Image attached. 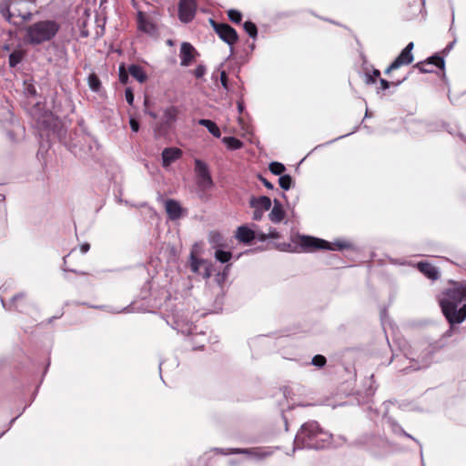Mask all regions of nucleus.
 <instances>
[{
  "label": "nucleus",
  "instance_id": "nucleus-38",
  "mask_svg": "<svg viewBox=\"0 0 466 466\" xmlns=\"http://www.w3.org/2000/svg\"><path fill=\"white\" fill-rule=\"evenodd\" d=\"M206 66L203 65H198L194 70V75L197 78L202 77L206 74Z\"/></svg>",
  "mask_w": 466,
  "mask_h": 466
},
{
  "label": "nucleus",
  "instance_id": "nucleus-7",
  "mask_svg": "<svg viewBox=\"0 0 466 466\" xmlns=\"http://www.w3.org/2000/svg\"><path fill=\"white\" fill-rule=\"evenodd\" d=\"M196 14L195 0H180L178 6L179 19L184 23L193 20Z\"/></svg>",
  "mask_w": 466,
  "mask_h": 466
},
{
  "label": "nucleus",
  "instance_id": "nucleus-34",
  "mask_svg": "<svg viewBox=\"0 0 466 466\" xmlns=\"http://www.w3.org/2000/svg\"><path fill=\"white\" fill-rule=\"evenodd\" d=\"M203 263V260L198 259L193 254L190 257V268L193 272L197 273L199 270L200 265Z\"/></svg>",
  "mask_w": 466,
  "mask_h": 466
},
{
  "label": "nucleus",
  "instance_id": "nucleus-55",
  "mask_svg": "<svg viewBox=\"0 0 466 466\" xmlns=\"http://www.w3.org/2000/svg\"><path fill=\"white\" fill-rule=\"evenodd\" d=\"M28 91H29L30 93H32V94H35V90L34 88H32V89H28Z\"/></svg>",
  "mask_w": 466,
  "mask_h": 466
},
{
  "label": "nucleus",
  "instance_id": "nucleus-3",
  "mask_svg": "<svg viewBox=\"0 0 466 466\" xmlns=\"http://www.w3.org/2000/svg\"><path fill=\"white\" fill-rule=\"evenodd\" d=\"M60 29V25L54 20H44L32 24L25 29V40L35 46L53 39Z\"/></svg>",
  "mask_w": 466,
  "mask_h": 466
},
{
  "label": "nucleus",
  "instance_id": "nucleus-37",
  "mask_svg": "<svg viewBox=\"0 0 466 466\" xmlns=\"http://www.w3.org/2000/svg\"><path fill=\"white\" fill-rule=\"evenodd\" d=\"M119 80L123 84H126L128 80V75L124 66H120L119 67Z\"/></svg>",
  "mask_w": 466,
  "mask_h": 466
},
{
  "label": "nucleus",
  "instance_id": "nucleus-47",
  "mask_svg": "<svg viewBox=\"0 0 466 466\" xmlns=\"http://www.w3.org/2000/svg\"><path fill=\"white\" fill-rule=\"evenodd\" d=\"M90 248V245L88 243H84L80 246V250L82 253H86Z\"/></svg>",
  "mask_w": 466,
  "mask_h": 466
},
{
  "label": "nucleus",
  "instance_id": "nucleus-28",
  "mask_svg": "<svg viewBox=\"0 0 466 466\" xmlns=\"http://www.w3.org/2000/svg\"><path fill=\"white\" fill-rule=\"evenodd\" d=\"M214 256H215V258L217 260H218L219 262L226 263V262L229 261V259L232 257V254L229 251H224V250H221V249H217L215 251V255Z\"/></svg>",
  "mask_w": 466,
  "mask_h": 466
},
{
  "label": "nucleus",
  "instance_id": "nucleus-43",
  "mask_svg": "<svg viewBox=\"0 0 466 466\" xmlns=\"http://www.w3.org/2000/svg\"><path fill=\"white\" fill-rule=\"evenodd\" d=\"M129 125L133 132H137L139 130V123L135 118H130Z\"/></svg>",
  "mask_w": 466,
  "mask_h": 466
},
{
  "label": "nucleus",
  "instance_id": "nucleus-14",
  "mask_svg": "<svg viewBox=\"0 0 466 466\" xmlns=\"http://www.w3.org/2000/svg\"><path fill=\"white\" fill-rule=\"evenodd\" d=\"M272 205L271 199L268 197L261 196L258 198L251 197L249 199V206L252 208L259 209L263 212L270 209Z\"/></svg>",
  "mask_w": 466,
  "mask_h": 466
},
{
  "label": "nucleus",
  "instance_id": "nucleus-29",
  "mask_svg": "<svg viewBox=\"0 0 466 466\" xmlns=\"http://www.w3.org/2000/svg\"><path fill=\"white\" fill-rule=\"evenodd\" d=\"M209 242L213 245V247H222L223 246V238L218 232H210L208 237Z\"/></svg>",
  "mask_w": 466,
  "mask_h": 466
},
{
  "label": "nucleus",
  "instance_id": "nucleus-6",
  "mask_svg": "<svg viewBox=\"0 0 466 466\" xmlns=\"http://www.w3.org/2000/svg\"><path fill=\"white\" fill-rule=\"evenodd\" d=\"M195 171L198 176V185L202 190L212 187L213 181L208 171V166L200 159L195 160Z\"/></svg>",
  "mask_w": 466,
  "mask_h": 466
},
{
  "label": "nucleus",
  "instance_id": "nucleus-31",
  "mask_svg": "<svg viewBox=\"0 0 466 466\" xmlns=\"http://www.w3.org/2000/svg\"><path fill=\"white\" fill-rule=\"evenodd\" d=\"M279 183L282 189L289 190L292 185V178L289 175H284L279 178Z\"/></svg>",
  "mask_w": 466,
  "mask_h": 466
},
{
  "label": "nucleus",
  "instance_id": "nucleus-49",
  "mask_svg": "<svg viewBox=\"0 0 466 466\" xmlns=\"http://www.w3.org/2000/svg\"><path fill=\"white\" fill-rule=\"evenodd\" d=\"M427 366H428V363H423L422 365L414 364V365L410 366V369L412 370H418L420 369L426 368Z\"/></svg>",
  "mask_w": 466,
  "mask_h": 466
},
{
  "label": "nucleus",
  "instance_id": "nucleus-8",
  "mask_svg": "<svg viewBox=\"0 0 466 466\" xmlns=\"http://www.w3.org/2000/svg\"><path fill=\"white\" fill-rule=\"evenodd\" d=\"M450 327L444 332L443 337L449 338L456 331L455 325L462 323L466 319V303H464L459 309L458 313H451V318H445Z\"/></svg>",
  "mask_w": 466,
  "mask_h": 466
},
{
  "label": "nucleus",
  "instance_id": "nucleus-48",
  "mask_svg": "<svg viewBox=\"0 0 466 466\" xmlns=\"http://www.w3.org/2000/svg\"><path fill=\"white\" fill-rule=\"evenodd\" d=\"M376 82V78L372 75L366 76V83L367 84H374Z\"/></svg>",
  "mask_w": 466,
  "mask_h": 466
},
{
  "label": "nucleus",
  "instance_id": "nucleus-30",
  "mask_svg": "<svg viewBox=\"0 0 466 466\" xmlns=\"http://www.w3.org/2000/svg\"><path fill=\"white\" fill-rule=\"evenodd\" d=\"M244 30L247 32V34L252 37L255 38L258 35V29L254 23L250 21H246L243 25Z\"/></svg>",
  "mask_w": 466,
  "mask_h": 466
},
{
  "label": "nucleus",
  "instance_id": "nucleus-39",
  "mask_svg": "<svg viewBox=\"0 0 466 466\" xmlns=\"http://www.w3.org/2000/svg\"><path fill=\"white\" fill-rule=\"evenodd\" d=\"M125 97L128 105L132 106L134 103V94L130 87L126 88L125 90Z\"/></svg>",
  "mask_w": 466,
  "mask_h": 466
},
{
  "label": "nucleus",
  "instance_id": "nucleus-1",
  "mask_svg": "<svg viewBox=\"0 0 466 466\" xmlns=\"http://www.w3.org/2000/svg\"><path fill=\"white\" fill-rule=\"evenodd\" d=\"M330 438L331 435L322 430L317 421H308L300 427L295 437V449H324L329 444Z\"/></svg>",
  "mask_w": 466,
  "mask_h": 466
},
{
  "label": "nucleus",
  "instance_id": "nucleus-16",
  "mask_svg": "<svg viewBox=\"0 0 466 466\" xmlns=\"http://www.w3.org/2000/svg\"><path fill=\"white\" fill-rule=\"evenodd\" d=\"M417 268L430 279L435 280L439 278L438 269L429 262H419Z\"/></svg>",
  "mask_w": 466,
  "mask_h": 466
},
{
  "label": "nucleus",
  "instance_id": "nucleus-11",
  "mask_svg": "<svg viewBox=\"0 0 466 466\" xmlns=\"http://www.w3.org/2000/svg\"><path fill=\"white\" fill-rule=\"evenodd\" d=\"M166 212L171 220H177L180 218L186 210L181 207L178 201L175 199H167L165 201Z\"/></svg>",
  "mask_w": 466,
  "mask_h": 466
},
{
  "label": "nucleus",
  "instance_id": "nucleus-27",
  "mask_svg": "<svg viewBox=\"0 0 466 466\" xmlns=\"http://www.w3.org/2000/svg\"><path fill=\"white\" fill-rule=\"evenodd\" d=\"M177 114H178V110H177V108L176 106H169V107H167L164 111L165 122L167 125L172 124L173 122L176 121Z\"/></svg>",
  "mask_w": 466,
  "mask_h": 466
},
{
  "label": "nucleus",
  "instance_id": "nucleus-25",
  "mask_svg": "<svg viewBox=\"0 0 466 466\" xmlns=\"http://www.w3.org/2000/svg\"><path fill=\"white\" fill-rule=\"evenodd\" d=\"M87 84L93 92L99 93L102 89V83L95 73H92L88 76Z\"/></svg>",
  "mask_w": 466,
  "mask_h": 466
},
{
  "label": "nucleus",
  "instance_id": "nucleus-33",
  "mask_svg": "<svg viewBox=\"0 0 466 466\" xmlns=\"http://www.w3.org/2000/svg\"><path fill=\"white\" fill-rule=\"evenodd\" d=\"M228 16L231 22L239 24L242 19V15L240 12L235 9H230L228 11Z\"/></svg>",
  "mask_w": 466,
  "mask_h": 466
},
{
  "label": "nucleus",
  "instance_id": "nucleus-19",
  "mask_svg": "<svg viewBox=\"0 0 466 466\" xmlns=\"http://www.w3.org/2000/svg\"><path fill=\"white\" fill-rule=\"evenodd\" d=\"M229 453L247 454L256 459H262L268 455V453L262 451L259 448L232 449ZM226 454H228V452Z\"/></svg>",
  "mask_w": 466,
  "mask_h": 466
},
{
  "label": "nucleus",
  "instance_id": "nucleus-46",
  "mask_svg": "<svg viewBox=\"0 0 466 466\" xmlns=\"http://www.w3.org/2000/svg\"><path fill=\"white\" fill-rule=\"evenodd\" d=\"M380 89H382V90L388 89L390 86V83L384 78L380 79Z\"/></svg>",
  "mask_w": 466,
  "mask_h": 466
},
{
  "label": "nucleus",
  "instance_id": "nucleus-57",
  "mask_svg": "<svg viewBox=\"0 0 466 466\" xmlns=\"http://www.w3.org/2000/svg\"><path fill=\"white\" fill-rule=\"evenodd\" d=\"M2 304H3V307H5V304L3 299H2Z\"/></svg>",
  "mask_w": 466,
  "mask_h": 466
},
{
  "label": "nucleus",
  "instance_id": "nucleus-10",
  "mask_svg": "<svg viewBox=\"0 0 466 466\" xmlns=\"http://www.w3.org/2000/svg\"><path fill=\"white\" fill-rule=\"evenodd\" d=\"M413 43H409L406 47L400 52L397 58L390 64V69H397L401 66L409 65L413 61Z\"/></svg>",
  "mask_w": 466,
  "mask_h": 466
},
{
  "label": "nucleus",
  "instance_id": "nucleus-9",
  "mask_svg": "<svg viewBox=\"0 0 466 466\" xmlns=\"http://www.w3.org/2000/svg\"><path fill=\"white\" fill-rule=\"evenodd\" d=\"M444 65V59L440 56L435 55L425 61L417 63L414 67L418 68L421 73H431L433 72V66L443 68Z\"/></svg>",
  "mask_w": 466,
  "mask_h": 466
},
{
  "label": "nucleus",
  "instance_id": "nucleus-20",
  "mask_svg": "<svg viewBox=\"0 0 466 466\" xmlns=\"http://www.w3.org/2000/svg\"><path fill=\"white\" fill-rule=\"evenodd\" d=\"M237 238L243 243H249L255 238V233L246 226H240L237 230Z\"/></svg>",
  "mask_w": 466,
  "mask_h": 466
},
{
  "label": "nucleus",
  "instance_id": "nucleus-18",
  "mask_svg": "<svg viewBox=\"0 0 466 466\" xmlns=\"http://www.w3.org/2000/svg\"><path fill=\"white\" fill-rule=\"evenodd\" d=\"M25 55H26L25 50L23 49L20 46H17L9 55V60H8L9 66L12 68L15 67L18 64H20L23 61Z\"/></svg>",
  "mask_w": 466,
  "mask_h": 466
},
{
  "label": "nucleus",
  "instance_id": "nucleus-52",
  "mask_svg": "<svg viewBox=\"0 0 466 466\" xmlns=\"http://www.w3.org/2000/svg\"><path fill=\"white\" fill-rule=\"evenodd\" d=\"M147 113L151 117H153V118H157V114H156V113H154V112L148 111V112H147Z\"/></svg>",
  "mask_w": 466,
  "mask_h": 466
},
{
  "label": "nucleus",
  "instance_id": "nucleus-5",
  "mask_svg": "<svg viewBox=\"0 0 466 466\" xmlns=\"http://www.w3.org/2000/svg\"><path fill=\"white\" fill-rule=\"evenodd\" d=\"M210 24L212 25L215 32L218 35V36L228 45L232 46L238 41V33L229 25L218 24L216 23L213 19H210Z\"/></svg>",
  "mask_w": 466,
  "mask_h": 466
},
{
  "label": "nucleus",
  "instance_id": "nucleus-45",
  "mask_svg": "<svg viewBox=\"0 0 466 466\" xmlns=\"http://www.w3.org/2000/svg\"><path fill=\"white\" fill-rule=\"evenodd\" d=\"M253 209H254V212H253L252 218L254 220H260L263 217L264 212L259 209H257V208H253Z\"/></svg>",
  "mask_w": 466,
  "mask_h": 466
},
{
  "label": "nucleus",
  "instance_id": "nucleus-53",
  "mask_svg": "<svg viewBox=\"0 0 466 466\" xmlns=\"http://www.w3.org/2000/svg\"><path fill=\"white\" fill-rule=\"evenodd\" d=\"M3 50H5V51H9V50H10V46H9V45H5V46H3Z\"/></svg>",
  "mask_w": 466,
  "mask_h": 466
},
{
  "label": "nucleus",
  "instance_id": "nucleus-44",
  "mask_svg": "<svg viewBox=\"0 0 466 466\" xmlns=\"http://www.w3.org/2000/svg\"><path fill=\"white\" fill-rule=\"evenodd\" d=\"M258 178L267 188H268V189L274 188V185L272 183H270L267 178L263 177L260 175L258 176Z\"/></svg>",
  "mask_w": 466,
  "mask_h": 466
},
{
  "label": "nucleus",
  "instance_id": "nucleus-2",
  "mask_svg": "<svg viewBox=\"0 0 466 466\" xmlns=\"http://www.w3.org/2000/svg\"><path fill=\"white\" fill-rule=\"evenodd\" d=\"M466 301V282L451 281V287L446 289L439 299L441 312L445 318H451V313H458V307Z\"/></svg>",
  "mask_w": 466,
  "mask_h": 466
},
{
  "label": "nucleus",
  "instance_id": "nucleus-22",
  "mask_svg": "<svg viewBox=\"0 0 466 466\" xmlns=\"http://www.w3.org/2000/svg\"><path fill=\"white\" fill-rule=\"evenodd\" d=\"M128 73L139 83H144L147 78L144 69L138 65H131L128 67Z\"/></svg>",
  "mask_w": 466,
  "mask_h": 466
},
{
  "label": "nucleus",
  "instance_id": "nucleus-17",
  "mask_svg": "<svg viewBox=\"0 0 466 466\" xmlns=\"http://www.w3.org/2000/svg\"><path fill=\"white\" fill-rule=\"evenodd\" d=\"M12 19L19 17L22 22L31 19L32 13L29 10H24L22 3H12Z\"/></svg>",
  "mask_w": 466,
  "mask_h": 466
},
{
  "label": "nucleus",
  "instance_id": "nucleus-12",
  "mask_svg": "<svg viewBox=\"0 0 466 466\" xmlns=\"http://www.w3.org/2000/svg\"><path fill=\"white\" fill-rule=\"evenodd\" d=\"M195 48L189 43L184 42L180 47V65L182 66H187L194 60Z\"/></svg>",
  "mask_w": 466,
  "mask_h": 466
},
{
  "label": "nucleus",
  "instance_id": "nucleus-24",
  "mask_svg": "<svg viewBox=\"0 0 466 466\" xmlns=\"http://www.w3.org/2000/svg\"><path fill=\"white\" fill-rule=\"evenodd\" d=\"M12 3L11 0L0 1V14L10 23L12 22Z\"/></svg>",
  "mask_w": 466,
  "mask_h": 466
},
{
  "label": "nucleus",
  "instance_id": "nucleus-13",
  "mask_svg": "<svg viewBox=\"0 0 466 466\" xmlns=\"http://www.w3.org/2000/svg\"><path fill=\"white\" fill-rule=\"evenodd\" d=\"M182 157V150L177 147H167L162 151L163 167H168Z\"/></svg>",
  "mask_w": 466,
  "mask_h": 466
},
{
  "label": "nucleus",
  "instance_id": "nucleus-50",
  "mask_svg": "<svg viewBox=\"0 0 466 466\" xmlns=\"http://www.w3.org/2000/svg\"><path fill=\"white\" fill-rule=\"evenodd\" d=\"M372 76H373L376 79H377L378 77H380V70H378V69H374V70L372 71Z\"/></svg>",
  "mask_w": 466,
  "mask_h": 466
},
{
  "label": "nucleus",
  "instance_id": "nucleus-42",
  "mask_svg": "<svg viewBox=\"0 0 466 466\" xmlns=\"http://www.w3.org/2000/svg\"><path fill=\"white\" fill-rule=\"evenodd\" d=\"M220 82H221L222 86L226 90L229 89L228 85V76H227V74L225 71H222L220 74Z\"/></svg>",
  "mask_w": 466,
  "mask_h": 466
},
{
  "label": "nucleus",
  "instance_id": "nucleus-41",
  "mask_svg": "<svg viewBox=\"0 0 466 466\" xmlns=\"http://www.w3.org/2000/svg\"><path fill=\"white\" fill-rule=\"evenodd\" d=\"M279 238H280L279 233L275 228H270L267 237H262V239H266V238L277 239Z\"/></svg>",
  "mask_w": 466,
  "mask_h": 466
},
{
  "label": "nucleus",
  "instance_id": "nucleus-56",
  "mask_svg": "<svg viewBox=\"0 0 466 466\" xmlns=\"http://www.w3.org/2000/svg\"><path fill=\"white\" fill-rule=\"evenodd\" d=\"M400 83H401V81H399V82H397V83L395 84V86H398V85H400Z\"/></svg>",
  "mask_w": 466,
  "mask_h": 466
},
{
  "label": "nucleus",
  "instance_id": "nucleus-26",
  "mask_svg": "<svg viewBox=\"0 0 466 466\" xmlns=\"http://www.w3.org/2000/svg\"><path fill=\"white\" fill-rule=\"evenodd\" d=\"M222 141L230 150L239 149L243 147V142L235 137H225Z\"/></svg>",
  "mask_w": 466,
  "mask_h": 466
},
{
  "label": "nucleus",
  "instance_id": "nucleus-23",
  "mask_svg": "<svg viewBox=\"0 0 466 466\" xmlns=\"http://www.w3.org/2000/svg\"><path fill=\"white\" fill-rule=\"evenodd\" d=\"M198 124L205 127L215 137H220L221 132L215 122L209 119H199Z\"/></svg>",
  "mask_w": 466,
  "mask_h": 466
},
{
  "label": "nucleus",
  "instance_id": "nucleus-40",
  "mask_svg": "<svg viewBox=\"0 0 466 466\" xmlns=\"http://www.w3.org/2000/svg\"><path fill=\"white\" fill-rule=\"evenodd\" d=\"M25 299V295H24L23 293L17 294V295L14 296V297H13V299H12V304H14V305H15V307L18 310H20V311H22V310H23V309H21V308L19 307V305H18V304H16V303H17L20 299Z\"/></svg>",
  "mask_w": 466,
  "mask_h": 466
},
{
  "label": "nucleus",
  "instance_id": "nucleus-36",
  "mask_svg": "<svg viewBox=\"0 0 466 466\" xmlns=\"http://www.w3.org/2000/svg\"><path fill=\"white\" fill-rule=\"evenodd\" d=\"M312 365L322 368L326 364V358L322 355H316L312 358Z\"/></svg>",
  "mask_w": 466,
  "mask_h": 466
},
{
  "label": "nucleus",
  "instance_id": "nucleus-15",
  "mask_svg": "<svg viewBox=\"0 0 466 466\" xmlns=\"http://www.w3.org/2000/svg\"><path fill=\"white\" fill-rule=\"evenodd\" d=\"M285 217V211L282 208L281 203L278 199H274L273 201V208L271 211L268 214L269 219L273 223H279L284 219Z\"/></svg>",
  "mask_w": 466,
  "mask_h": 466
},
{
  "label": "nucleus",
  "instance_id": "nucleus-21",
  "mask_svg": "<svg viewBox=\"0 0 466 466\" xmlns=\"http://www.w3.org/2000/svg\"><path fill=\"white\" fill-rule=\"evenodd\" d=\"M137 24L139 30L145 33L152 35L156 32L154 24L147 19L141 12L138 13Z\"/></svg>",
  "mask_w": 466,
  "mask_h": 466
},
{
  "label": "nucleus",
  "instance_id": "nucleus-35",
  "mask_svg": "<svg viewBox=\"0 0 466 466\" xmlns=\"http://www.w3.org/2000/svg\"><path fill=\"white\" fill-rule=\"evenodd\" d=\"M392 431L397 433V434H401V435H404L405 437L407 438H410L413 441H415L416 442H419L415 438H413L411 435H410L409 433H407L399 424L397 423H393L392 424Z\"/></svg>",
  "mask_w": 466,
  "mask_h": 466
},
{
  "label": "nucleus",
  "instance_id": "nucleus-4",
  "mask_svg": "<svg viewBox=\"0 0 466 466\" xmlns=\"http://www.w3.org/2000/svg\"><path fill=\"white\" fill-rule=\"evenodd\" d=\"M299 239L300 247L306 251L316 249L341 250L349 247V244L346 242L336 241L330 243L310 236H299Z\"/></svg>",
  "mask_w": 466,
  "mask_h": 466
},
{
  "label": "nucleus",
  "instance_id": "nucleus-54",
  "mask_svg": "<svg viewBox=\"0 0 466 466\" xmlns=\"http://www.w3.org/2000/svg\"><path fill=\"white\" fill-rule=\"evenodd\" d=\"M392 70H393V69H390V66H389V67L386 69L385 73H386V74H389V73H390V71H392Z\"/></svg>",
  "mask_w": 466,
  "mask_h": 466
},
{
  "label": "nucleus",
  "instance_id": "nucleus-32",
  "mask_svg": "<svg viewBox=\"0 0 466 466\" xmlns=\"http://www.w3.org/2000/svg\"><path fill=\"white\" fill-rule=\"evenodd\" d=\"M269 170L274 175H281L286 170V167L279 162H272L269 164Z\"/></svg>",
  "mask_w": 466,
  "mask_h": 466
},
{
  "label": "nucleus",
  "instance_id": "nucleus-51",
  "mask_svg": "<svg viewBox=\"0 0 466 466\" xmlns=\"http://www.w3.org/2000/svg\"><path fill=\"white\" fill-rule=\"evenodd\" d=\"M238 111L239 112H242L243 111V108H244V106L241 102H238Z\"/></svg>",
  "mask_w": 466,
  "mask_h": 466
}]
</instances>
